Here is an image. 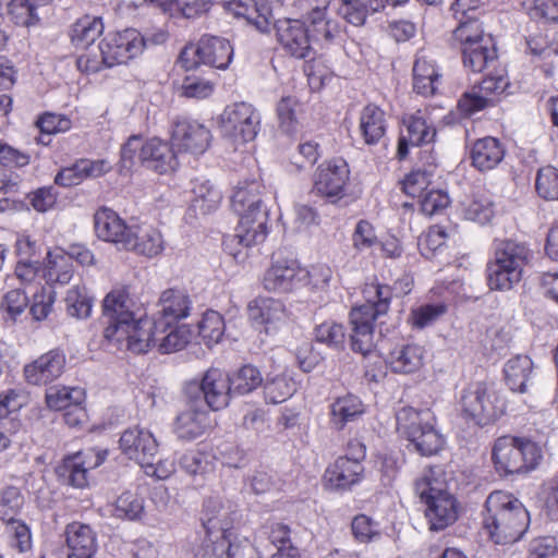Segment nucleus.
Returning a JSON list of instances; mask_svg holds the SVG:
<instances>
[{
  "instance_id": "f257e3e1",
  "label": "nucleus",
  "mask_w": 558,
  "mask_h": 558,
  "mask_svg": "<svg viewBox=\"0 0 558 558\" xmlns=\"http://www.w3.org/2000/svg\"><path fill=\"white\" fill-rule=\"evenodd\" d=\"M101 307L107 320L102 330L105 342L137 354L149 351L156 342L155 325L149 317L137 316L136 303L128 286H114L104 298Z\"/></svg>"
},
{
  "instance_id": "f03ea898",
  "label": "nucleus",
  "mask_w": 558,
  "mask_h": 558,
  "mask_svg": "<svg viewBox=\"0 0 558 558\" xmlns=\"http://www.w3.org/2000/svg\"><path fill=\"white\" fill-rule=\"evenodd\" d=\"M414 489L424 505V515L430 531H442L458 520L460 505L449 492L447 474L440 466L424 470L416 478Z\"/></svg>"
},
{
  "instance_id": "7ed1b4c3",
  "label": "nucleus",
  "mask_w": 558,
  "mask_h": 558,
  "mask_svg": "<svg viewBox=\"0 0 558 558\" xmlns=\"http://www.w3.org/2000/svg\"><path fill=\"white\" fill-rule=\"evenodd\" d=\"M484 527L496 544L518 542L527 531L530 514L524 505L506 492H493L486 499Z\"/></svg>"
},
{
  "instance_id": "20e7f679",
  "label": "nucleus",
  "mask_w": 558,
  "mask_h": 558,
  "mask_svg": "<svg viewBox=\"0 0 558 558\" xmlns=\"http://www.w3.org/2000/svg\"><path fill=\"white\" fill-rule=\"evenodd\" d=\"M392 291L389 286L378 282L366 283L363 289L365 303L352 308L350 322L352 325L351 347L354 352L364 356H375L374 322L387 313ZM376 357H378L376 355Z\"/></svg>"
},
{
  "instance_id": "39448f33",
  "label": "nucleus",
  "mask_w": 558,
  "mask_h": 558,
  "mask_svg": "<svg viewBox=\"0 0 558 558\" xmlns=\"http://www.w3.org/2000/svg\"><path fill=\"white\" fill-rule=\"evenodd\" d=\"M532 251L523 242L500 240L494 244L493 256L487 263V282L490 289L507 291L518 284Z\"/></svg>"
},
{
  "instance_id": "423d86ee",
  "label": "nucleus",
  "mask_w": 558,
  "mask_h": 558,
  "mask_svg": "<svg viewBox=\"0 0 558 558\" xmlns=\"http://www.w3.org/2000/svg\"><path fill=\"white\" fill-rule=\"evenodd\" d=\"M397 430L421 456L438 453L445 446L444 435L435 427V416L428 409L404 407L397 412Z\"/></svg>"
},
{
  "instance_id": "0eeeda50",
  "label": "nucleus",
  "mask_w": 558,
  "mask_h": 558,
  "mask_svg": "<svg viewBox=\"0 0 558 558\" xmlns=\"http://www.w3.org/2000/svg\"><path fill=\"white\" fill-rule=\"evenodd\" d=\"M492 459L499 475L519 474L538 465L542 450L536 442L527 438L502 436L495 440Z\"/></svg>"
},
{
  "instance_id": "6e6552de",
  "label": "nucleus",
  "mask_w": 558,
  "mask_h": 558,
  "mask_svg": "<svg viewBox=\"0 0 558 558\" xmlns=\"http://www.w3.org/2000/svg\"><path fill=\"white\" fill-rule=\"evenodd\" d=\"M460 410L465 420L476 425H487L507 411V402L502 393L490 384L476 381L465 387L460 397Z\"/></svg>"
},
{
  "instance_id": "1a4fd4ad",
  "label": "nucleus",
  "mask_w": 558,
  "mask_h": 558,
  "mask_svg": "<svg viewBox=\"0 0 558 558\" xmlns=\"http://www.w3.org/2000/svg\"><path fill=\"white\" fill-rule=\"evenodd\" d=\"M121 159L125 167L138 159L159 173H168L178 167L177 153L167 142L153 137L146 142L138 135H132L121 149Z\"/></svg>"
},
{
  "instance_id": "9d476101",
  "label": "nucleus",
  "mask_w": 558,
  "mask_h": 558,
  "mask_svg": "<svg viewBox=\"0 0 558 558\" xmlns=\"http://www.w3.org/2000/svg\"><path fill=\"white\" fill-rule=\"evenodd\" d=\"M221 134L233 144L252 142L260 129V114L248 102H233L222 110L218 117Z\"/></svg>"
},
{
  "instance_id": "9b49d317",
  "label": "nucleus",
  "mask_w": 558,
  "mask_h": 558,
  "mask_svg": "<svg viewBox=\"0 0 558 558\" xmlns=\"http://www.w3.org/2000/svg\"><path fill=\"white\" fill-rule=\"evenodd\" d=\"M232 58L233 47L229 40L205 35L196 44H190L183 48L179 56V63L187 71L201 64L225 70Z\"/></svg>"
},
{
  "instance_id": "f8f14e48",
  "label": "nucleus",
  "mask_w": 558,
  "mask_h": 558,
  "mask_svg": "<svg viewBox=\"0 0 558 558\" xmlns=\"http://www.w3.org/2000/svg\"><path fill=\"white\" fill-rule=\"evenodd\" d=\"M185 393L191 401L204 399L208 408L214 411L226 408L232 393L230 377L219 368H209L201 383L191 381L186 385Z\"/></svg>"
},
{
  "instance_id": "ddd939ff",
  "label": "nucleus",
  "mask_w": 558,
  "mask_h": 558,
  "mask_svg": "<svg viewBox=\"0 0 558 558\" xmlns=\"http://www.w3.org/2000/svg\"><path fill=\"white\" fill-rule=\"evenodd\" d=\"M268 234V211H258L239 216V223L235 234L223 240L225 251L233 257L236 263H243L247 253L234 251L235 244L254 246L263 243Z\"/></svg>"
},
{
  "instance_id": "4468645a",
  "label": "nucleus",
  "mask_w": 558,
  "mask_h": 558,
  "mask_svg": "<svg viewBox=\"0 0 558 558\" xmlns=\"http://www.w3.org/2000/svg\"><path fill=\"white\" fill-rule=\"evenodd\" d=\"M295 8L305 23H308L317 39L331 41L342 32L340 23L331 17L337 3L331 0H296Z\"/></svg>"
},
{
  "instance_id": "2eb2a0df",
  "label": "nucleus",
  "mask_w": 558,
  "mask_h": 558,
  "mask_svg": "<svg viewBox=\"0 0 558 558\" xmlns=\"http://www.w3.org/2000/svg\"><path fill=\"white\" fill-rule=\"evenodd\" d=\"M145 47L142 34L134 28L109 33L99 44V51L105 54L107 68L124 64L140 56Z\"/></svg>"
},
{
  "instance_id": "dca6fc26",
  "label": "nucleus",
  "mask_w": 558,
  "mask_h": 558,
  "mask_svg": "<svg viewBox=\"0 0 558 558\" xmlns=\"http://www.w3.org/2000/svg\"><path fill=\"white\" fill-rule=\"evenodd\" d=\"M276 36L281 47L298 59L310 58L313 53L312 43L326 41L317 39L314 31L306 27V23L300 19H282L275 24Z\"/></svg>"
},
{
  "instance_id": "f3484780",
  "label": "nucleus",
  "mask_w": 558,
  "mask_h": 558,
  "mask_svg": "<svg viewBox=\"0 0 558 558\" xmlns=\"http://www.w3.org/2000/svg\"><path fill=\"white\" fill-rule=\"evenodd\" d=\"M307 269L298 260L274 259L263 277V286L269 292L289 293L306 287Z\"/></svg>"
},
{
  "instance_id": "a211bd4d",
  "label": "nucleus",
  "mask_w": 558,
  "mask_h": 558,
  "mask_svg": "<svg viewBox=\"0 0 558 558\" xmlns=\"http://www.w3.org/2000/svg\"><path fill=\"white\" fill-rule=\"evenodd\" d=\"M350 179V169L343 159H331L323 162L316 169L313 179L315 193L336 203L345 196Z\"/></svg>"
},
{
  "instance_id": "6ab92c4d",
  "label": "nucleus",
  "mask_w": 558,
  "mask_h": 558,
  "mask_svg": "<svg viewBox=\"0 0 558 558\" xmlns=\"http://www.w3.org/2000/svg\"><path fill=\"white\" fill-rule=\"evenodd\" d=\"M171 144L177 153L202 155L209 147L210 131L197 120L178 117L171 128Z\"/></svg>"
},
{
  "instance_id": "aec40b11",
  "label": "nucleus",
  "mask_w": 558,
  "mask_h": 558,
  "mask_svg": "<svg viewBox=\"0 0 558 558\" xmlns=\"http://www.w3.org/2000/svg\"><path fill=\"white\" fill-rule=\"evenodd\" d=\"M355 448L354 457H340L330 464L324 474L325 485L331 490L349 489L359 483L363 474L361 460L365 457V447L361 442H350V448Z\"/></svg>"
},
{
  "instance_id": "412c9836",
  "label": "nucleus",
  "mask_w": 558,
  "mask_h": 558,
  "mask_svg": "<svg viewBox=\"0 0 558 558\" xmlns=\"http://www.w3.org/2000/svg\"><path fill=\"white\" fill-rule=\"evenodd\" d=\"M192 311V300L185 289L169 288L161 292L158 301V312L156 319H151L155 325L154 333L162 326V331L175 325L179 320L190 316Z\"/></svg>"
},
{
  "instance_id": "4be33fe9",
  "label": "nucleus",
  "mask_w": 558,
  "mask_h": 558,
  "mask_svg": "<svg viewBox=\"0 0 558 558\" xmlns=\"http://www.w3.org/2000/svg\"><path fill=\"white\" fill-rule=\"evenodd\" d=\"M119 448L125 458L142 466L147 461L155 459L158 452V442L149 429L134 426L122 433Z\"/></svg>"
},
{
  "instance_id": "5701e85b",
  "label": "nucleus",
  "mask_w": 558,
  "mask_h": 558,
  "mask_svg": "<svg viewBox=\"0 0 558 558\" xmlns=\"http://www.w3.org/2000/svg\"><path fill=\"white\" fill-rule=\"evenodd\" d=\"M250 319L266 333L278 332L287 323L286 305L277 299L259 296L247 305Z\"/></svg>"
},
{
  "instance_id": "b1692460",
  "label": "nucleus",
  "mask_w": 558,
  "mask_h": 558,
  "mask_svg": "<svg viewBox=\"0 0 558 558\" xmlns=\"http://www.w3.org/2000/svg\"><path fill=\"white\" fill-rule=\"evenodd\" d=\"M165 247L163 235L157 227L150 223H132L122 250L154 258L161 255Z\"/></svg>"
},
{
  "instance_id": "393cba45",
  "label": "nucleus",
  "mask_w": 558,
  "mask_h": 558,
  "mask_svg": "<svg viewBox=\"0 0 558 558\" xmlns=\"http://www.w3.org/2000/svg\"><path fill=\"white\" fill-rule=\"evenodd\" d=\"M238 518L230 501L219 497H210L204 502L203 525L209 542L218 539L221 534L231 531L232 522Z\"/></svg>"
},
{
  "instance_id": "a878e982",
  "label": "nucleus",
  "mask_w": 558,
  "mask_h": 558,
  "mask_svg": "<svg viewBox=\"0 0 558 558\" xmlns=\"http://www.w3.org/2000/svg\"><path fill=\"white\" fill-rule=\"evenodd\" d=\"M66 359L59 350L48 351L24 366L25 380L35 386L47 385L64 372Z\"/></svg>"
},
{
  "instance_id": "bb28decb",
  "label": "nucleus",
  "mask_w": 558,
  "mask_h": 558,
  "mask_svg": "<svg viewBox=\"0 0 558 558\" xmlns=\"http://www.w3.org/2000/svg\"><path fill=\"white\" fill-rule=\"evenodd\" d=\"M264 550L260 542H256V536L251 542L233 531L211 542V553L216 558H264Z\"/></svg>"
},
{
  "instance_id": "cd10ccee",
  "label": "nucleus",
  "mask_w": 558,
  "mask_h": 558,
  "mask_svg": "<svg viewBox=\"0 0 558 558\" xmlns=\"http://www.w3.org/2000/svg\"><path fill=\"white\" fill-rule=\"evenodd\" d=\"M211 427L209 411L196 401L189 400L185 410L180 412L173 424V432L182 440H194Z\"/></svg>"
},
{
  "instance_id": "c85d7f7f",
  "label": "nucleus",
  "mask_w": 558,
  "mask_h": 558,
  "mask_svg": "<svg viewBox=\"0 0 558 558\" xmlns=\"http://www.w3.org/2000/svg\"><path fill=\"white\" fill-rule=\"evenodd\" d=\"M403 124L404 130L401 131L397 151L401 159L407 157L410 146L428 144L436 136L433 124L421 111L404 118Z\"/></svg>"
},
{
  "instance_id": "c756f323",
  "label": "nucleus",
  "mask_w": 558,
  "mask_h": 558,
  "mask_svg": "<svg viewBox=\"0 0 558 558\" xmlns=\"http://www.w3.org/2000/svg\"><path fill=\"white\" fill-rule=\"evenodd\" d=\"M264 190L265 187L258 179L240 181L231 196L233 211L238 216L268 211L263 202Z\"/></svg>"
},
{
  "instance_id": "7c9ffc66",
  "label": "nucleus",
  "mask_w": 558,
  "mask_h": 558,
  "mask_svg": "<svg viewBox=\"0 0 558 558\" xmlns=\"http://www.w3.org/2000/svg\"><path fill=\"white\" fill-rule=\"evenodd\" d=\"M276 548L270 558H301L298 547L291 542V530L283 523H271L259 529L256 533V542H260L266 547L265 542Z\"/></svg>"
},
{
  "instance_id": "2f4dec72",
  "label": "nucleus",
  "mask_w": 558,
  "mask_h": 558,
  "mask_svg": "<svg viewBox=\"0 0 558 558\" xmlns=\"http://www.w3.org/2000/svg\"><path fill=\"white\" fill-rule=\"evenodd\" d=\"M226 10L235 17L244 19L260 33H267L271 24V9L257 0H229L225 3Z\"/></svg>"
},
{
  "instance_id": "473e14b6",
  "label": "nucleus",
  "mask_w": 558,
  "mask_h": 558,
  "mask_svg": "<svg viewBox=\"0 0 558 558\" xmlns=\"http://www.w3.org/2000/svg\"><path fill=\"white\" fill-rule=\"evenodd\" d=\"M106 459V453L87 449L66 457L63 469L68 472L70 483L77 488L87 485L88 471L99 466Z\"/></svg>"
},
{
  "instance_id": "72a5a7b5",
  "label": "nucleus",
  "mask_w": 558,
  "mask_h": 558,
  "mask_svg": "<svg viewBox=\"0 0 558 558\" xmlns=\"http://www.w3.org/2000/svg\"><path fill=\"white\" fill-rule=\"evenodd\" d=\"M130 230V225L113 210L100 208L95 214V232L97 236L106 242L113 243L123 248Z\"/></svg>"
},
{
  "instance_id": "f704fd0d",
  "label": "nucleus",
  "mask_w": 558,
  "mask_h": 558,
  "mask_svg": "<svg viewBox=\"0 0 558 558\" xmlns=\"http://www.w3.org/2000/svg\"><path fill=\"white\" fill-rule=\"evenodd\" d=\"M425 360V350L418 344H401L395 347L386 359L387 365L397 374H414L418 372Z\"/></svg>"
},
{
  "instance_id": "c9c22d12",
  "label": "nucleus",
  "mask_w": 558,
  "mask_h": 558,
  "mask_svg": "<svg viewBox=\"0 0 558 558\" xmlns=\"http://www.w3.org/2000/svg\"><path fill=\"white\" fill-rule=\"evenodd\" d=\"M506 148L496 137L486 136L475 141L471 147L472 165L480 171L497 167L504 159Z\"/></svg>"
},
{
  "instance_id": "e433bc0d",
  "label": "nucleus",
  "mask_w": 558,
  "mask_h": 558,
  "mask_svg": "<svg viewBox=\"0 0 558 558\" xmlns=\"http://www.w3.org/2000/svg\"><path fill=\"white\" fill-rule=\"evenodd\" d=\"M191 206L196 215L206 216L217 210L222 201V193L208 179L196 178L191 182Z\"/></svg>"
},
{
  "instance_id": "4c0bfd02",
  "label": "nucleus",
  "mask_w": 558,
  "mask_h": 558,
  "mask_svg": "<svg viewBox=\"0 0 558 558\" xmlns=\"http://www.w3.org/2000/svg\"><path fill=\"white\" fill-rule=\"evenodd\" d=\"M65 541L72 555L76 558H93L98 549L96 533L89 525L81 522L66 525Z\"/></svg>"
},
{
  "instance_id": "58836bf2",
  "label": "nucleus",
  "mask_w": 558,
  "mask_h": 558,
  "mask_svg": "<svg viewBox=\"0 0 558 558\" xmlns=\"http://www.w3.org/2000/svg\"><path fill=\"white\" fill-rule=\"evenodd\" d=\"M365 412V405L362 400L352 393H347L336 398L329 407L330 425L341 430L347 424L360 418Z\"/></svg>"
},
{
  "instance_id": "ea45409f",
  "label": "nucleus",
  "mask_w": 558,
  "mask_h": 558,
  "mask_svg": "<svg viewBox=\"0 0 558 558\" xmlns=\"http://www.w3.org/2000/svg\"><path fill=\"white\" fill-rule=\"evenodd\" d=\"M459 211L466 220L486 225L495 216V204L488 192L476 191L463 197Z\"/></svg>"
},
{
  "instance_id": "a19ab883",
  "label": "nucleus",
  "mask_w": 558,
  "mask_h": 558,
  "mask_svg": "<svg viewBox=\"0 0 558 558\" xmlns=\"http://www.w3.org/2000/svg\"><path fill=\"white\" fill-rule=\"evenodd\" d=\"M534 364L530 356L519 354L504 366L505 380L510 390L524 393L534 376Z\"/></svg>"
},
{
  "instance_id": "79ce46f5",
  "label": "nucleus",
  "mask_w": 558,
  "mask_h": 558,
  "mask_svg": "<svg viewBox=\"0 0 558 558\" xmlns=\"http://www.w3.org/2000/svg\"><path fill=\"white\" fill-rule=\"evenodd\" d=\"M440 73L432 59L424 54L416 57L413 66V88L423 96H432L440 84Z\"/></svg>"
},
{
  "instance_id": "37998d69",
  "label": "nucleus",
  "mask_w": 558,
  "mask_h": 558,
  "mask_svg": "<svg viewBox=\"0 0 558 558\" xmlns=\"http://www.w3.org/2000/svg\"><path fill=\"white\" fill-rule=\"evenodd\" d=\"M43 274L47 283H69L74 274L72 257L60 247L49 251Z\"/></svg>"
},
{
  "instance_id": "c03bdc74",
  "label": "nucleus",
  "mask_w": 558,
  "mask_h": 558,
  "mask_svg": "<svg viewBox=\"0 0 558 558\" xmlns=\"http://www.w3.org/2000/svg\"><path fill=\"white\" fill-rule=\"evenodd\" d=\"M52 0H11L9 15L19 26H36Z\"/></svg>"
},
{
  "instance_id": "a18cd8bd",
  "label": "nucleus",
  "mask_w": 558,
  "mask_h": 558,
  "mask_svg": "<svg viewBox=\"0 0 558 558\" xmlns=\"http://www.w3.org/2000/svg\"><path fill=\"white\" fill-rule=\"evenodd\" d=\"M359 129L365 144L379 143L387 129L385 112L375 105L364 107L360 116Z\"/></svg>"
},
{
  "instance_id": "49530a36",
  "label": "nucleus",
  "mask_w": 558,
  "mask_h": 558,
  "mask_svg": "<svg viewBox=\"0 0 558 558\" xmlns=\"http://www.w3.org/2000/svg\"><path fill=\"white\" fill-rule=\"evenodd\" d=\"M462 56L464 66L476 73L495 68L497 63V51L493 39H484L475 46L462 48Z\"/></svg>"
},
{
  "instance_id": "de8ad7c7",
  "label": "nucleus",
  "mask_w": 558,
  "mask_h": 558,
  "mask_svg": "<svg viewBox=\"0 0 558 558\" xmlns=\"http://www.w3.org/2000/svg\"><path fill=\"white\" fill-rule=\"evenodd\" d=\"M105 29L102 19L84 15L77 19L71 27L70 37L77 49H87L102 35Z\"/></svg>"
},
{
  "instance_id": "09e8293b",
  "label": "nucleus",
  "mask_w": 558,
  "mask_h": 558,
  "mask_svg": "<svg viewBox=\"0 0 558 558\" xmlns=\"http://www.w3.org/2000/svg\"><path fill=\"white\" fill-rule=\"evenodd\" d=\"M383 9V0H345L337 2L336 13L348 23L361 26L368 14Z\"/></svg>"
},
{
  "instance_id": "8fccbe9b",
  "label": "nucleus",
  "mask_w": 558,
  "mask_h": 558,
  "mask_svg": "<svg viewBox=\"0 0 558 558\" xmlns=\"http://www.w3.org/2000/svg\"><path fill=\"white\" fill-rule=\"evenodd\" d=\"M163 326L156 330V342L149 348H156L162 354H169L184 349L192 339V331L187 325L170 327L162 331Z\"/></svg>"
},
{
  "instance_id": "3c124183",
  "label": "nucleus",
  "mask_w": 558,
  "mask_h": 558,
  "mask_svg": "<svg viewBox=\"0 0 558 558\" xmlns=\"http://www.w3.org/2000/svg\"><path fill=\"white\" fill-rule=\"evenodd\" d=\"M85 390L81 387L51 386L46 390V404L50 410L61 411L85 401Z\"/></svg>"
},
{
  "instance_id": "603ef678",
  "label": "nucleus",
  "mask_w": 558,
  "mask_h": 558,
  "mask_svg": "<svg viewBox=\"0 0 558 558\" xmlns=\"http://www.w3.org/2000/svg\"><path fill=\"white\" fill-rule=\"evenodd\" d=\"M296 390L298 384L288 373H282L267 379L264 387L265 399L272 404L287 401Z\"/></svg>"
},
{
  "instance_id": "864d4df0",
  "label": "nucleus",
  "mask_w": 558,
  "mask_h": 558,
  "mask_svg": "<svg viewBox=\"0 0 558 558\" xmlns=\"http://www.w3.org/2000/svg\"><path fill=\"white\" fill-rule=\"evenodd\" d=\"M65 307L70 316L77 319L88 318L93 310V298L85 284H75L66 291Z\"/></svg>"
},
{
  "instance_id": "5fc2aeb1",
  "label": "nucleus",
  "mask_w": 558,
  "mask_h": 558,
  "mask_svg": "<svg viewBox=\"0 0 558 558\" xmlns=\"http://www.w3.org/2000/svg\"><path fill=\"white\" fill-rule=\"evenodd\" d=\"M144 509V498L135 490L123 492L112 504V514L130 521L140 520Z\"/></svg>"
},
{
  "instance_id": "6e6d98bb",
  "label": "nucleus",
  "mask_w": 558,
  "mask_h": 558,
  "mask_svg": "<svg viewBox=\"0 0 558 558\" xmlns=\"http://www.w3.org/2000/svg\"><path fill=\"white\" fill-rule=\"evenodd\" d=\"M198 333L207 347L220 342L225 335L226 324L222 315L216 311H206L197 324Z\"/></svg>"
},
{
  "instance_id": "4d7b16f0",
  "label": "nucleus",
  "mask_w": 558,
  "mask_h": 558,
  "mask_svg": "<svg viewBox=\"0 0 558 558\" xmlns=\"http://www.w3.org/2000/svg\"><path fill=\"white\" fill-rule=\"evenodd\" d=\"M447 312L444 303L421 304L411 308L408 323L413 329H424L437 322Z\"/></svg>"
},
{
  "instance_id": "13d9d810",
  "label": "nucleus",
  "mask_w": 558,
  "mask_h": 558,
  "mask_svg": "<svg viewBox=\"0 0 558 558\" xmlns=\"http://www.w3.org/2000/svg\"><path fill=\"white\" fill-rule=\"evenodd\" d=\"M263 383L260 372L252 366L245 365L230 377L232 392L239 395L248 393L258 388Z\"/></svg>"
},
{
  "instance_id": "bf43d9fd",
  "label": "nucleus",
  "mask_w": 558,
  "mask_h": 558,
  "mask_svg": "<svg viewBox=\"0 0 558 558\" xmlns=\"http://www.w3.org/2000/svg\"><path fill=\"white\" fill-rule=\"evenodd\" d=\"M459 25L453 31V38L462 48L475 46L484 39H493L485 35L482 24L477 20L458 21Z\"/></svg>"
},
{
  "instance_id": "052dcab7",
  "label": "nucleus",
  "mask_w": 558,
  "mask_h": 558,
  "mask_svg": "<svg viewBox=\"0 0 558 558\" xmlns=\"http://www.w3.org/2000/svg\"><path fill=\"white\" fill-rule=\"evenodd\" d=\"M216 83L199 75H186L181 84V94L186 98L205 99L213 95Z\"/></svg>"
},
{
  "instance_id": "680f3d73",
  "label": "nucleus",
  "mask_w": 558,
  "mask_h": 558,
  "mask_svg": "<svg viewBox=\"0 0 558 558\" xmlns=\"http://www.w3.org/2000/svg\"><path fill=\"white\" fill-rule=\"evenodd\" d=\"M535 187L537 194L548 201H558V169L546 166L537 171Z\"/></svg>"
},
{
  "instance_id": "e2e57ef3",
  "label": "nucleus",
  "mask_w": 558,
  "mask_h": 558,
  "mask_svg": "<svg viewBox=\"0 0 558 558\" xmlns=\"http://www.w3.org/2000/svg\"><path fill=\"white\" fill-rule=\"evenodd\" d=\"M24 498L19 488L9 486L0 492V519L4 522L11 523L16 521L15 517L19 514Z\"/></svg>"
},
{
  "instance_id": "0e129e2a",
  "label": "nucleus",
  "mask_w": 558,
  "mask_h": 558,
  "mask_svg": "<svg viewBox=\"0 0 558 558\" xmlns=\"http://www.w3.org/2000/svg\"><path fill=\"white\" fill-rule=\"evenodd\" d=\"M315 340L333 349H340L345 340L343 325L333 320L319 324L314 331Z\"/></svg>"
},
{
  "instance_id": "69168bd1",
  "label": "nucleus",
  "mask_w": 558,
  "mask_h": 558,
  "mask_svg": "<svg viewBox=\"0 0 558 558\" xmlns=\"http://www.w3.org/2000/svg\"><path fill=\"white\" fill-rule=\"evenodd\" d=\"M447 241V232L440 226H433L418 238V250L423 256L430 258Z\"/></svg>"
},
{
  "instance_id": "338daca9",
  "label": "nucleus",
  "mask_w": 558,
  "mask_h": 558,
  "mask_svg": "<svg viewBox=\"0 0 558 558\" xmlns=\"http://www.w3.org/2000/svg\"><path fill=\"white\" fill-rule=\"evenodd\" d=\"M352 244L357 252H366L378 244L374 226L367 220H360L352 234Z\"/></svg>"
},
{
  "instance_id": "774afa93",
  "label": "nucleus",
  "mask_w": 558,
  "mask_h": 558,
  "mask_svg": "<svg viewBox=\"0 0 558 558\" xmlns=\"http://www.w3.org/2000/svg\"><path fill=\"white\" fill-rule=\"evenodd\" d=\"M509 86V80L505 74V70H497L494 74H487L481 84L476 86L480 92L487 96V99L492 102L495 97L500 96L506 92Z\"/></svg>"
}]
</instances>
